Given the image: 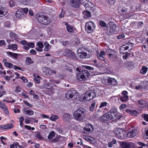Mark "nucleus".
Instances as JSON below:
<instances>
[{
	"mask_svg": "<svg viewBox=\"0 0 148 148\" xmlns=\"http://www.w3.org/2000/svg\"><path fill=\"white\" fill-rule=\"evenodd\" d=\"M141 83L143 84V86L145 88H148V81H144L143 82H141Z\"/></svg>",
	"mask_w": 148,
	"mask_h": 148,
	"instance_id": "nucleus-40",
	"label": "nucleus"
},
{
	"mask_svg": "<svg viewBox=\"0 0 148 148\" xmlns=\"http://www.w3.org/2000/svg\"><path fill=\"white\" fill-rule=\"evenodd\" d=\"M108 103L106 102H103L101 103V105L99 106V108H101L102 107H104L106 106Z\"/></svg>",
	"mask_w": 148,
	"mask_h": 148,
	"instance_id": "nucleus-59",
	"label": "nucleus"
},
{
	"mask_svg": "<svg viewBox=\"0 0 148 148\" xmlns=\"http://www.w3.org/2000/svg\"><path fill=\"white\" fill-rule=\"evenodd\" d=\"M44 45L45 47L44 49V50L46 51H49L51 47L50 45L47 41H45V42Z\"/></svg>",
	"mask_w": 148,
	"mask_h": 148,
	"instance_id": "nucleus-33",
	"label": "nucleus"
},
{
	"mask_svg": "<svg viewBox=\"0 0 148 148\" xmlns=\"http://www.w3.org/2000/svg\"><path fill=\"white\" fill-rule=\"evenodd\" d=\"M27 44L29 48H33L34 47V44L33 42H27Z\"/></svg>",
	"mask_w": 148,
	"mask_h": 148,
	"instance_id": "nucleus-61",
	"label": "nucleus"
},
{
	"mask_svg": "<svg viewBox=\"0 0 148 148\" xmlns=\"http://www.w3.org/2000/svg\"><path fill=\"white\" fill-rule=\"evenodd\" d=\"M116 27V25L112 23L110 24V26L107 27V30L110 34H113L115 31Z\"/></svg>",
	"mask_w": 148,
	"mask_h": 148,
	"instance_id": "nucleus-13",
	"label": "nucleus"
},
{
	"mask_svg": "<svg viewBox=\"0 0 148 148\" xmlns=\"http://www.w3.org/2000/svg\"><path fill=\"white\" fill-rule=\"evenodd\" d=\"M90 75L89 72L87 70H83L77 73L76 77L77 79L80 81H85L88 78Z\"/></svg>",
	"mask_w": 148,
	"mask_h": 148,
	"instance_id": "nucleus-3",
	"label": "nucleus"
},
{
	"mask_svg": "<svg viewBox=\"0 0 148 148\" xmlns=\"http://www.w3.org/2000/svg\"><path fill=\"white\" fill-rule=\"evenodd\" d=\"M71 116L69 114L65 113L62 116V119L65 121H68L71 119Z\"/></svg>",
	"mask_w": 148,
	"mask_h": 148,
	"instance_id": "nucleus-24",
	"label": "nucleus"
},
{
	"mask_svg": "<svg viewBox=\"0 0 148 148\" xmlns=\"http://www.w3.org/2000/svg\"><path fill=\"white\" fill-rule=\"evenodd\" d=\"M9 4L10 7H13L15 5V3L13 0H11L9 2Z\"/></svg>",
	"mask_w": 148,
	"mask_h": 148,
	"instance_id": "nucleus-63",
	"label": "nucleus"
},
{
	"mask_svg": "<svg viewBox=\"0 0 148 148\" xmlns=\"http://www.w3.org/2000/svg\"><path fill=\"white\" fill-rule=\"evenodd\" d=\"M7 12V11L5 8L0 6V17L5 15Z\"/></svg>",
	"mask_w": 148,
	"mask_h": 148,
	"instance_id": "nucleus-26",
	"label": "nucleus"
},
{
	"mask_svg": "<svg viewBox=\"0 0 148 148\" xmlns=\"http://www.w3.org/2000/svg\"><path fill=\"white\" fill-rule=\"evenodd\" d=\"M100 25L102 27H105L106 26V24L105 22L103 21H101L99 22Z\"/></svg>",
	"mask_w": 148,
	"mask_h": 148,
	"instance_id": "nucleus-54",
	"label": "nucleus"
},
{
	"mask_svg": "<svg viewBox=\"0 0 148 148\" xmlns=\"http://www.w3.org/2000/svg\"><path fill=\"white\" fill-rule=\"evenodd\" d=\"M127 12V9L125 8H123L121 11V13L122 15L125 14Z\"/></svg>",
	"mask_w": 148,
	"mask_h": 148,
	"instance_id": "nucleus-52",
	"label": "nucleus"
},
{
	"mask_svg": "<svg viewBox=\"0 0 148 148\" xmlns=\"http://www.w3.org/2000/svg\"><path fill=\"white\" fill-rule=\"evenodd\" d=\"M85 8H92L94 7V4L92 2L90 1L89 0L87 2L83 5Z\"/></svg>",
	"mask_w": 148,
	"mask_h": 148,
	"instance_id": "nucleus-18",
	"label": "nucleus"
},
{
	"mask_svg": "<svg viewBox=\"0 0 148 148\" xmlns=\"http://www.w3.org/2000/svg\"><path fill=\"white\" fill-rule=\"evenodd\" d=\"M96 96V93L93 90H89L80 96V100L82 101H89L95 97Z\"/></svg>",
	"mask_w": 148,
	"mask_h": 148,
	"instance_id": "nucleus-2",
	"label": "nucleus"
},
{
	"mask_svg": "<svg viewBox=\"0 0 148 148\" xmlns=\"http://www.w3.org/2000/svg\"><path fill=\"white\" fill-rule=\"evenodd\" d=\"M93 130V126L91 124H87L84 129V132L86 134H89Z\"/></svg>",
	"mask_w": 148,
	"mask_h": 148,
	"instance_id": "nucleus-12",
	"label": "nucleus"
},
{
	"mask_svg": "<svg viewBox=\"0 0 148 148\" xmlns=\"http://www.w3.org/2000/svg\"><path fill=\"white\" fill-rule=\"evenodd\" d=\"M25 128L30 130H35L34 127H31L29 125H25Z\"/></svg>",
	"mask_w": 148,
	"mask_h": 148,
	"instance_id": "nucleus-49",
	"label": "nucleus"
},
{
	"mask_svg": "<svg viewBox=\"0 0 148 148\" xmlns=\"http://www.w3.org/2000/svg\"><path fill=\"white\" fill-rule=\"evenodd\" d=\"M110 120H115L119 119L122 116L119 115L117 112L116 109H111L110 111L107 113Z\"/></svg>",
	"mask_w": 148,
	"mask_h": 148,
	"instance_id": "nucleus-4",
	"label": "nucleus"
},
{
	"mask_svg": "<svg viewBox=\"0 0 148 148\" xmlns=\"http://www.w3.org/2000/svg\"><path fill=\"white\" fill-rule=\"evenodd\" d=\"M133 46V43H129L128 44L123 45L122 48L123 49H124L125 50L128 49L130 51L132 49Z\"/></svg>",
	"mask_w": 148,
	"mask_h": 148,
	"instance_id": "nucleus-15",
	"label": "nucleus"
},
{
	"mask_svg": "<svg viewBox=\"0 0 148 148\" xmlns=\"http://www.w3.org/2000/svg\"><path fill=\"white\" fill-rule=\"evenodd\" d=\"M84 138H85L86 141L90 143L93 141L95 140V139L94 138L88 136H84Z\"/></svg>",
	"mask_w": 148,
	"mask_h": 148,
	"instance_id": "nucleus-34",
	"label": "nucleus"
},
{
	"mask_svg": "<svg viewBox=\"0 0 148 148\" xmlns=\"http://www.w3.org/2000/svg\"><path fill=\"white\" fill-rule=\"evenodd\" d=\"M127 65H128L127 66V69L129 70H131L133 69L134 65L132 62H128L127 63Z\"/></svg>",
	"mask_w": 148,
	"mask_h": 148,
	"instance_id": "nucleus-37",
	"label": "nucleus"
},
{
	"mask_svg": "<svg viewBox=\"0 0 148 148\" xmlns=\"http://www.w3.org/2000/svg\"><path fill=\"white\" fill-rule=\"evenodd\" d=\"M71 4L73 7L77 8L79 5V0H71Z\"/></svg>",
	"mask_w": 148,
	"mask_h": 148,
	"instance_id": "nucleus-21",
	"label": "nucleus"
},
{
	"mask_svg": "<svg viewBox=\"0 0 148 148\" xmlns=\"http://www.w3.org/2000/svg\"><path fill=\"white\" fill-rule=\"evenodd\" d=\"M128 92L126 91H123L121 93V96L120 99L122 102H125L129 100Z\"/></svg>",
	"mask_w": 148,
	"mask_h": 148,
	"instance_id": "nucleus-11",
	"label": "nucleus"
},
{
	"mask_svg": "<svg viewBox=\"0 0 148 148\" xmlns=\"http://www.w3.org/2000/svg\"><path fill=\"white\" fill-rule=\"evenodd\" d=\"M85 49L83 48L78 49L77 51V55L78 57L82 58H88L90 57Z\"/></svg>",
	"mask_w": 148,
	"mask_h": 148,
	"instance_id": "nucleus-8",
	"label": "nucleus"
},
{
	"mask_svg": "<svg viewBox=\"0 0 148 148\" xmlns=\"http://www.w3.org/2000/svg\"><path fill=\"white\" fill-rule=\"evenodd\" d=\"M122 148H131L130 144L129 143L123 142L121 145Z\"/></svg>",
	"mask_w": 148,
	"mask_h": 148,
	"instance_id": "nucleus-31",
	"label": "nucleus"
},
{
	"mask_svg": "<svg viewBox=\"0 0 148 148\" xmlns=\"http://www.w3.org/2000/svg\"><path fill=\"white\" fill-rule=\"evenodd\" d=\"M123 130L119 128L115 129L114 131V132L115 134L116 137L120 139H122L123 138Z\"/></svg>",
	"mask_w": 148,
	"mask_h": 148,
	"instance_id": "nucleus-9",
	"label": "nucleus"
},
{
	"mask_svg": "<svg viewBox=\"0 0 148 148\" xmlns=\"http://www.w3.org/2000/svg\"><path fill=\"white\" fill-rule=\"evenodd\" d=\"M97 56L99 59L102 61L105 60V58L103 56L99 54H97Z\"/></svg>",
	"mask_w": 148,
	"mask_h": 148,
	"instance_id": "nucleus-60",
	"label": "nucleus"
},
{
	"mask_svg": "<svg viewBox=\"0 0 148 148\" xmlns=\"http://www.w3.org/2000/svg\"><path fill=\"white\" fill-rule=\"evenodd\" d=\"M17 146H18L19 147H21L19 145L18 143H14L12 144L11 145L10 147L11 148H17Z\"/></svg>",
	"mask_w": 148,
	"mask_h": 148,
	"instance_id": "nucleus-47",
	"label": "nucleus"
},
{
	"mask_svg": "<svg viewBox=\"0 0 148 148\" xmlns=\"http://www.w3.org/2000/svg\"><path fill=\"white\" fill-rule=\"evenodd\" d=\"M43 47V43L41 42H39L36 44V49L38 51L42 52V48Z\"/></svg>",
	"mask_w": 148,
	"mask_h": 148,
	"instance_id": "nucleus-16",
	"label": "nucleus"
},
{
	"mask_svg": "<svg viewBox=\"0 0 148 148\" xmlns=\"http://www.w3.org/2000/svg\"><path fill=\"white\" fill-rule=\"evenodd\" d=\"M3 62L4 65L5 66L10 69L13 68V65L11 63L7 62L6 59H3Z\"/></svg>",
	"mask_w": 148,
	"mask_h": 148,
	"instance_id": "nucleus-22",
	"label": "nucleus"
},
{
	"mask_svg": "<svg viewBox=\"0 0 148 148\" xmlns=\"http://www.w3.org/2000/svg\"><path fill=\"white\" fill-rule=\"evenodd\" d=\"M65 25H66V30L69 32L71 33L73 32L74 29L73 27L68 24L67 23H65Z\"/></svg>",
	"mask_w": 148,
	"mask_h": 148,
	"instance_id": "nucleus-28",
	"label": "nucleus"
},
{
	"mask_svg": "<svg viewBox=\"0 0 148 148\" xmlns=\"http://www.w3.org/2000/svg\"><path fill=\"white\" fill-rule=\"evenodd\" d=\"M52 85H53V84H52L50 83H47L44 84L43 86V87L45 88L49 89L51 88L53 86Z\"/></svg>",
	"mask_w": 148,
	"mask_h": 148,
	"instance_id": "nucleus-36",
	"label": "nucleus"
},
{
	"mask_svg": "<svg viewBox=\"0 0 148 148\" xmlns=\"http://www.w3.org/2000/svg\"><path fill=\"white\" fill-rule=\"evenodd\" d=\"M127 105L125 104H122L119 106V109L120 110H122L126 108Z\"/></svg>",
	"mask_w": 148,
	"mask_h": 148,
	"instance_id": "nucleus-56",
	"label": "nucleus"
},
{
	"mask_svg": "<svg viewBox=\"0 0 148 148\" xmlns=\"http://www.w3.org/2000/svg\"><path fill=\"white\" fill-rule=\"evenodd\" d=\"M63 54L66 57L71 58H73L75 56V55L74 53L68 49H65Z\"/></svg>",
	"mask_w": 148,
	"mask_h": 148,
	"instance_id": "nucleus-10",
	"label": "nucleus"
},
{
	"mask_svg": "<svg viewBox=\"0 0 148 148\" xmlns=\"http://www.w3.org/2000/svg\"><path fill=\"white\" fill-rule=\"evenodd\" d=\"M73 115L74 119L77 121H82L86 116V114L84 110L80 108L74 111Z\"/></svg>",
	"mask_w": 148,
	"mask_h": 148,
	"instance_id": "nucleus-1",
	"label": "nucleus"
},
{
	"mask_svg": "<svg viewBox=\"0 0 148 148\" xmlns=\"http://www.w3.org/2000/svg\"><path fill=\"white\" fill-rule=\"evenodd\" d=\"M85 31L88 33L93 32L95 29V25L92 21H89L86 23L85 24Z\"/></svg>",
	"mask_w": 148,
	"mask_h": 148,
	"instance_id": "nucleus-6",
	"label": "nucleus"
},
{
	"mask_svg": "<svg viewBox=\"0 0 148 148\" xmlns=\"http://www.w3.org/2000/svg\"><path fill=\"white\" fill-rule=\"evenodd\" d=\"M95 102L93 101L92 102L91 106L90 108V111H92L95 108Z\"/></svg>",
	"mask_w": 148,
	"mask_h": 148,
	"instance_id": "nucleus-43",
	"label": "nucleus"
},
{
	"mask_svg": "<svg viewBox=\"0 0 148 148\" xmlns=\"http://www.w3.org/2000/svg\"><path fill=\"white\" fill-rule=\"evenodd\" d=\"M13 125L12 124H8L3 126H1V128L5 129H7L12 128Z\"/></svg>",
	"mask_w": 148,
	"mask_h": 148,
	"instance_id": "nucleus-32",
	"label": "nucleus"
},
{
	"mask_svg": "<svg viewBox=\"0 0 148 148\" xmlns=\"http://www.w3.org/2000/svg\"><path fill=\"white\" fill-rule=\"evenodd\" d=\"M26 61L27 64L28 65H30L34 63V61L32 60L31 58L30 57L27 58Z\"/></svg>",
	"mask_w": 148,
	"mask_h": 148,
	"instance_id": "nucleus-39",
	"label": "nucleus"
},
{
	"mask_svg": "<svg viewBox=\"0 0 148 148\" xmlns=\"http://www.w3.org/2000/svg\"><path fill=\"white\" fill-rule=\"evenodd\" d=\"M55 136V132L53 131H51L49 133V134L48 136V139H52Z\"/></svg>",
	"mask_w": 148,
	"mask_h": 148,
	"instance_id": "nucleus-38",
	"label": "nucleus"
},
{
	"mask_svg": "<svg viewBox=\"0 0 148 148\" xmlns=\"http://www.w3.org/2000/svg\"><path fill=\"white\" fill-rule=\"evenodd\" d=\"M83 17L84 18H87L91 16V14L88 11H84L83 12Z\"/></svg>",
	"mask_w": 148,
	"mask_h": 148,
	"instance_id": "nucleus-29",
	"label": "nucleus"
},
{
	"mask_svg": "<svg viewBox=\"0 0 148 148\" xmlns=\"http://www.w3.org/2000/svg\"><path fill=\"white\" fill-rule=\"evenodd\" d=\"M59 42L62 44V45L64 46H65L68 45L69 42L68 41H62L61 40H59Z\"/></svg>",
	"mask_w": 148,
	"mask_h": 148,
	"instance_id": "nucleus-44",
	"label": "nucleus"
},
{
	"mask_svg": "<svg viewBox=\"0 0 148 148\" xmlns=\"http://www.w3.org/2000/svg\"><path fill=\"white\" fill-rule=\"evenodd\" d=\"M58 118V117L57 116L52 115L50 117L49 119L50 120L52 121H55Z\"/></svg>",
	"mask_w": 148,
	"mask_h": 148,
	"instance_id": "nucleus-42",
	"label": "nucleus"
},
{
	"mask_svg": "<svg viewBox=\"0 0 148 148\" xmlns=\"http://www.w3.org/2000/svg\"><path fill=\"white\" fill-rule=\"evenodd\" d=\"M65 97L68 99L72 98L76 99L78 97V94L76 90L71 89L66 92Z\"/></svg>",
	"mask_w": 148,
	"mask_h": 148,
	"instance_id": "nucleus-5",
	"label": "nucleus"
},
{
	"mask_svg": "<svg viewBox=\"0 0 148 148\" xmlns=\"http://www.w3.org/2000/svg\"><path fill=\"white\" fill-rule=\"evenodd\" d=\"M40 78L41 77L40 76H37L36 77L34 78V80L35 82L39 84L40 83Z\"/></svg>",
	"mask_w": 148,
	"mask_h": 148,
	"instance_id": "nucleus-46",
	"label": "nucleus"
},
{
	"mask_svg": "<svg viewBox=\"0 0 148 148\" xmlns=\"http://www.w3.org/2000/svg\"><path fill=\"white\" fill-rule=\"evenodd\" d=\"M137 134L136 130H133L131 132H128L127 134V136L128 138H132L136 136Z\"/></svg>",
	"mask_w": 148,
	"mask_h": 148,
	"instance_id": "nucleus-20",
	"label": "nucleus"
},
{
	"mask_svg": "<svg viewBox=\"0 0 148 148\" xmlns=\"http://www.w3.org/2000/svg\"><path fill=\"white\" fill-rule=\"evenodd\" d=\"M35 137L36 138L39 139H42V137L41 135L39 133H38L36 135Z\"/></svg>",
	"mask_w": 148,
	"mask_h": 148,
	"instance_id": "nucleus-64",
	"label": "nucleus"
},
{
	"mask_svg": "<svg viewBox=\"0 0 148 148\" xmlns=\"http://www.w3.org/2000/svg\"><path fill=\"white\" fill-rule=\"evenodd\" d=\"M148 70V68L147 67L145 66H143L140 70V73L142 75H145L147 72Z\"/></svg>",
	"mask_w": 148,
	"mask_h": 148,
	"instance_id": "nucleus-27",
	"label": "nucleus"
},
{
	"mask_svg": "<svg viewBox=\"0 0 148 148\" xmlns=\"http://www.w3.org/2000/svg\"><path fill=\"white\" fill-rule=\"evenodd\" d=\"M47 70L48 71V73L49 74L51 75L53 73L56 74V73L55 71L51 70L48 68L47 69Z\"/></svg>",
	"mask_w": 148,
	"mask_h": 148,
	"instance_id": "nucleus-50",
	"label": "nucleus"
},
{
	"mask_svg": "<svg viewBox=\"0 0 148 148\" xmlns=\"http://www.w3.org/2000/svg\"><path fill=\"white\" fill-rule=\"evenodd\" d=\"M116 143V141L115 140L113 139L112 141L111 142H110L108 143V146L109 147H112V145L115 144Z\"/></svg>",
	"mask_w": 148,
	"mask_h": 148,
	"instance_id": "nucleus-45",
	"label": "nucleus"
},
{
	"mask_svg": "<svg viewBox=\"0 0 148 148\" xmlns=\"http://www.w3.org/2000/svg\"><path fill=\"white\" fill-rule=\"evenodd\" d=\"M108 55L109 58L111 59H113L114 58H116V54L114 51L112 52V53L108 54Z\"/></svg>",
	"mask_w": 148,
	"mask_h": 148,
	"instance_id": "nucleus-35",
	"label": "nucleus"
},
{
	"mask_svg": "<svg viewBox=\"0 0 148 148\" xmlns=\"http://www.w3.org/2000/svg\"><path fill=\"white\" fill-rule=\"evenodd\" d=\"M143 87L142 85V83H140V85L137 86H135V89L136 90H139L143 88Z\"/></svg>",
	"mask_w": 148,
	"mask_h": 148,
	"instance_id": "nucleus-53",
	"label": "nucleus"
},
{
	"mask_svg": "<svg viewBox=\"0 0 148 148\" xmlns=\"http://www.w3.org/2000/svg\"><path fill=\"white\" fill-rule=\"evenodd\" d=\"M108 114H104L99 118L100 121L102 122L105 123L106 122L108 121L110 119L108 117Z\"/></svg>",
	"mask_w": 148,
	"mask_h": 148,
	"instance_id": "nucleus-14",
	"label": "nucleus"
},
{
	"mask_svg": "<svg viewBox=\"0 0 148 148\" xmlns=\"http://www.w3.org/2000/svg\"><path fill=\"white\" fill-rule=\"evenodd\" d=\"M126 111L127 112L129 113L132 116L136 115L138 114V112L135 110H132L130 109H127Z\"/></svg>",
	"mask_w": 148,
	"mask_h": 148,
	"instance_id": "nucleus-30",
	"label": "nucleus"
},
{
	"mask_svg": "<svg viewBox=\"0 0 148 148\" xmlns=\"http://www.w3.org/2000/svg\"><path fill=\"white\" fill-rule=\"evenodd\" d=\"M107 83L108 84L112 85H116L117 82L116 79L112 78L108 79Z\"/></svg>",
	"mask_w": 148,
	"mask_h": 148,
	"instance_id": "nucleus-23",
	"label": "nucleus"
},
{
	"mask_svg": "<svg viewBox=\"0 0 148 148\" xmlns=\"http://www.w3.org/2000/svg\"><path fill=\"white\" fill-rule=\"evenodd\" d=\"M19 9L22 10V11L23 12V14L24 13L25 14H27L28 11V9L27 8H21Z\"/></svg>",
	"mask_w": 148,
	"mask_h": 148,
	"instance_id": "nucleus-57",
	"label": "nucleus"
},
{
	"mask_svg": "<svg viewBox=\"0 0 148 148\" xmlns=\"http://www.w3.org/2000/svg\"><path fill=\"white\" fill-rule=\"evenodd\" d=\"M12 49L13 50H16L17 49L18 45L16 44L12 45Z\"/></svg>",
	"mask_w": 148,
	"mask_h": 148,
	"instance_id": "nucleus-62",
	"label": "nucleus"
},
{
	"mask_svg": "<svg viewBox=\"0 0 148 148\" xmlns=\"http://www.w3.org/2000/svg\"><path fill=\"white\" fill-rule=\"evenodd\" d=\"M4 112L7 114H9V111L8 110L7 108L6 107V106H5L2 109Z\"/></svg>",
	"mask_w": 148,
	"mask_h": 148,
	"instance_id": "nucleus-55",
	"label": "nucleus"
},
{
	"mask_svg": "<svg viewBox=\"0 0 148 148\" xmlns=\"http://www.w3.org/2000/svg\"><path fill=\"white\" fill-rule=\"evenodd\" d=\"M139 8L136 5H133L132 7V9L134 12L137 11Z\"/></svg>",
	"mask_w": 148,
	"mask_h": 148,
	"instance_id": "nucleus-51",
	"label": "nucleus"
},
{
	"mask_svg": "<svg viewBox=\"0 0 148 148\" xmlns=\"http://www.w3.org/2000/svg\"><path fill=\"white\" fill-rule=\"evenodd\" d=\"M15 14L16 17L18 18H21L24 15L22 10L20 9H18L16 12Z\"/></svg>",
	"mask_w": 148,
	"mask_h": 148,
	"instance_id": "nucleus-25",
	"label": "nucleus"
},
{
	"mask_svg": "<svg viewBox=\"0 0 148 148\" xmlns=\"http://www.w3.org/2000/svg\"><path fill=\"white\" fill-rule=\"evenodd\" d=\"M7 55L9 57H11L13 58L16 59L18 54L14 53L8 51L6 52Z\"/></svg>",
	"mask_w": 148,
	"mask_h": 148,
	"instance_id": "nucleus-19",
	"label": "nucleus"
},
{
	"mask_svg": "<svg viewBox=\"0 0 148 148\" xmlns=\"http://www.w3.org/2000/svg\"><path fill=\"white\" fill-rule=\"evenodd\" d=\"M23 112L25 114L29 116L33 115L34 114V111L31 109L25 108L24 109Z\"/></svg>",
	"mask_w": 148,
	"mask_h": 148,
	"instance_id": "nucleus-17",
	"label": "nucleus"
},
{
	"mask_svg": "<svg viewBox=\"0 0 148 148\" xmlns=\"http://www.w3.org/2000/svg\"><path fill=\"white\" fill-rule=\"evenodd\" d=\"M37 18L40 23L43 25L49 24L51 22V20L49 17L42 15L38 16Z\"/></svg>",
	"mask_w": 148,
	"mask_h": 148,
	"instance_id": "nucleus-7",
	"label": "nucleus"
},
{
	"mask_svg": "<svg viewBox=\"0 0 148 148\" xmlns=\"http://www.w3.org/2000/svg\"><path fill=\"white\" fill-rule=\"evenodd\" d=\"M138 103L140 105L142 106L143 107H144L145 105V102L143 100H140L139 101Z\"/></svg>",
	"mask_w": 148,
	"mask_h": 148,
	"instance_id": "nucleus-48",
	"label": "nucleus"
},
{
	"mask_svg": "<svg viewBox=\"0 0 148 148\" xmlns=\"http://www.w3.org/2000/svg\"><path fill=\"white\" fill-rule=\"evenodd\" d=\"M10 37L16 40L17 38V35L14 33L13 32H10Z\"/></svg>",
	"mask_w": 148,
	"mask_h": 148,
	"instance_id": "nucleus-41",
	"label": "nucleus"
},
{
	"mask_svg": "<svg viewBox=\"0 0 148 148\" xmlns=\"http://www.w3.org/2000/svg\"><path fill=\"white\" fill-rule=\"evenodd\" d=\"M142 116L145 121L148 122V114H143Z\"/></svg>",
	"mask_w": 148,
	"mask_h": 148,
	"instance_id": "nucleus-58",
	"label": "nucleus"
}]
</instances>
